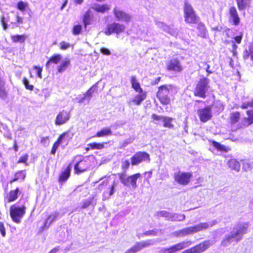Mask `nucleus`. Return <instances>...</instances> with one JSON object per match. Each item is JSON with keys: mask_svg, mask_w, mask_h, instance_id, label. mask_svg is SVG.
Masks as SVG:
<instances>
[{"mask_svg": "<svg viewBox=\"0 0 253 253\" xmlns=\"http://www.w3.org/2000/svg\"><path fill=\"white\" fill-rule=\"evenodd\" d=\"M73 162L74 163L75 173L78 175L88 171L91 166V162L88 156H76L74 157Z\"/></svg>", "mask_w": 253, "mask_h": 253, "instance_id": "obj_1", "label": "nucleus"}, {"mask_svg": "<svg viewBox=\"0 0 253 253\" xmlns=\"http://www.w3.org/2000/svg\"><path fill=\"white\" fill-rule=\"evenodd\" d=\"M130 82L131 87L136 92H138L139 94L135 95L134 97L130 101L129 103L132 102L135 105H139L141 102L146 98L147 92L143 91L136 76H131Z\"/></svg>", "mask_w": 253, "mask_h": 253, "instance_id": "obj_2", "label": "nucleus"}, {"mask_svg": "<svg viewBox=\"0 0 253 253\" xmlns=\"http://www.w3.org/2000/svg\"><path fill=\"white\" fill-rule=\"evenodd\" d=\"M116 183L113 182L111 185L108 179L103 181L94 189L95 195L102 193L104 199H109L114 193Z\"/></svg>", "mask_w": 253, "mask_h": 253, "instance_id": "obj_3", "label": "nucleus"}, {"mask_svg": "<svg viewBox=\"0 0 253 253\" xmlns=\"http://www.w3.org/2000/svg\"><path fill=\"white\" fill-rule=\"evenodd\" d=\"M173 88V85L172 84H163L158 87L156 96L160 103L163 106L170 104L171 99L169 94Z\"/></svg>", "mask_w": 253, "mask_h": 253, "instance_id": "obj_4", "label": "nucleus"}, {"mask_svg": "<svg viewBox=\"0 0 253 253\" xmlns=\"http://www.w3.org/2000/svg\"><path fill=\"white\" fill-rule=\"evenodd\" d=\"M210 80L208 78L203 77L197 82L193 91L195 96L202 98L207 97V92L210 87Z\"/></svg>", "mask_w": 253, "mask_h": 253, "instance_id": "obj_5", "label": "nucleus"}, {"mask_svg": "<svg viewBox=\"0 0 253 253\" xmlns=\"http://www.w3.org/2000/svg\"><path fill=\"white\" fill-rule=\"evenodd\" d=\"M183 13L184 20L187 24H196L200 20L193 7L186 1L184 2Z\"/></svg>", "mask_w": 253, "mask_h": 253, "instance_id": "obj_6", "label": "nucleus"}, {"mask_svg": "<svg viewBox=\"0 0 253 253\" xmlns=\"http://www.w3.org/2000/svg\"><path fill=\"white\" fill-rule=\"evenodd\" d=\"M26 207L24 205L17 206L13 204L10 207L9 214L12 220L17 223H20L22 218L26 213Z\"/></svg>", "mask_w": 253, "mask_h": 253, "instance_id": "obj_7", "label": "nucleus"}, {"mask_svg": "<svg viewBox=\"0 0 253 253\" xmlns=\"http://www.w3.org/2000/svg\"><path fill=\"white\" fill-rule=\"evenodd\" d=\"M141 174L138 172L126 177L125 173H121L119 174L121 182L127 187L131 186L133 189L137 187V180L140 178Z\"/></svg>", "mask_w": 253, "mask_h": 253, "instance_id": "obj_8", "label": "nucleus"}, {"mask_svg": "<svg viewBox=\"0 0 253 253\" xmlns=\"http://www.w3.org/2000/svg\"><path fill=\"white\" fill-rule=\"evenodd\" d=\"M125 30L126 27L124 25L114 22L106 26L104 33L107 36H110L114 34L119 35L124 32Z\"/></svg>", "mask_w": 253, "mask_h": 253, "instance_id": "obj_9", "label": "nucleus"}, {"mask_svg": "<svg viewBox=\"0 0 253 253\" xmlns=\"http://www.w3.org/2000/svg\"><path fill=\"white\" fill-rule=\"evenodd\" d=\"M150 160L149 154L145 151L137 152L130 158L132 166H136L144 162H150Z\"/></svg>", "mask_w": 253, "mask_h": 253, "instance_id": "obj_10", "label": "nucleus"}, {"mask_svg": "<svg viewBox=\"0 0 253 253\" xmlns=\"http://www.w3.org/2000/svg\"><path fill=\"white\" fill-rule=\"evenodd\" d=\"M197 115L201 122L205 123L212 118V113L211 106H206L197 110Z\"/></svg>", "mask_w": 253, "mask_h": 253, "instance_id": "obj_11", "label": "nucleus"}, {"mask_svg": "<svg viewBox=\"0 0 253 253\" xmlns=\"http://www.w3.org/2000/svg\"><path fill=\"white\" fill-rule=\"evenodd\" d=\"M192 177V173L190 172L179 171L174 175V180L179 184L186 185L189 184Z\"/></svg>", "mask_w": 253, "mask_h": 253, "instance_id": "obj_12", "label": "nucleus"}, {"mask_svg": "<svg viewBox=\"0 0 253 253\" xmlns=\"http://www.w3.org/2000/svg\"><path fill=\"white\" fill-rule=\"evenodd\" d=\"M166 68L168 71L174 73H181L183 70L180 60L177 58L170 59L167 63Z\"/></svg>", "mask_w": 253, "mask_h": 253, "instance_id": "obj_13", "label": "nucleus"}, {"mask_svg": "<svg viewBox=\"0 0 253 253\" xmlns=\"http://www.w3.org/2000/svg\"><path fill=\"white\" fill-rule=\"evenodd\" d=\"M153 243L151 240L143 241L142 242H137L127 249L125 253H136L143 249L145 248L153 245Z\"/></svg>", "mask_w": 253, "mask_h": 253, "instance_id": "obj_14", "label": "nucleus"}, {"mask_svg": "<svg viewBox=\"0 0 253 253\" xmlns=\"http://www.w3.org/2000/svg\"><path fill=\"white\" fill-rule=\"evenodd\" d=\"M70 112L68 110H62L57 115L54 123L56 126H61L66 123L70 118Z\"/></svg>", "mask_w": 253, "mask_h": 253, "instance_id": "obj_15", "label": "nucleus"}, {"mask_svg": "<svg viewBox=\"0 0 253 253\" xmlns=\"http://www.w3.org/2000/svg\"><path fill=\"white\" fill-rule=\"evenodd\" d=\"M245 233L243 229H238L235 232L232 233L230 235L226 236L221 242V245L223 246L229 245L234 239H236L238 241L241 239L239 236L243 235Z\"/></svg>", "mask_w": 253, "mask_h": 253, "instance_id": "obj_16", "label": "nucleus"}, {"mask_svg": "<svg viewBox=\"0 0 253 253\" xmlns=\"http://www.w3.org/2000/svg\"><path fill=\"white\" fill-rule=\"evenodd\" d=\"M229 22L231 23L234 26H238L240 23V18L237 11L236 7L234 6H231L228 9Z\"/></svg>", "mask_w": 253, "mask_h": 253, "instance_id": "obj_17", "label": "nucleus"}, {"mask_svg": "<svg viewBox=\"0 0 253 253\" xmlns=\"http://www.w3.org/2000/svg\"><path fill=\"white\" fill-rule=\"evenodd\" d=\"M247 117H244L239 125V128H246L253 124V110L246 111Z\"/></svg>", "mask_w": 253, "mask_h": 253, "instance_id": "obj_18", "label": "nucleus"}, {"mask_svg": "<svg viewBox=\"0 0 253 253\" xmlns=\"http://www.w3.org/2000/svg\"><path fill=\"white\" fill-rule=\"evenodd\" d=\"M113 13L115 17L118 20H122L126 22H129L131 20V17L129 14L118 9L117 7L114 8Z\"/></svg>", "mask_w": 253, "mask_h": 253, "instance_id": "obj_19", "label": "nucleus"}, {"mask_svg": "<svg viewBox=\"0 0 253 253\" xmlns=\"http://www.w3.org/2000/svg\"><path fill=\"white\" fill-rule=\"evenodd\" d=\"M19 192L20 191L18 187L10 190L4 197V202L9 203L15 201L17 199Z\"/></svg>", "mask_w": 253, "mask_h": 253, "instance_id": "obj_20", "label": "nucleus"}, {"mask_svg": "<svg viewBox=\"0 0 253 253\" xmlns=\"http://www.w3.org/2000/svg\"><path fill=\"white\" fill-rule=\"evenodd\" d=\"M211 244L209 240H206L193 247L194 253H202L207 250Z\"/></svg>", "mask_w": 253, "mask_h": 253, "instance_id": "obj_21", "label": "nucleus"}, {"mask_svg": "<svg viewBox=\"0 0 253 253\" xmlns=\"http://www.w3.org/2000/svg\"><path fill=\"white\" fill-rule=\"evenodd\" d=\"M71 171V164H69L66 169L61 171L59 175L58 181L59 183L66 182L70 177Z\"/></svg>", "mask_w": 253, "mask_h": 253, "instance_id": "obj_22", "label": "nucleus"}, {"mask_svg": "<svg viewBox=\"0 0 253 253\" xmlns=\"http://www.w3.org/2000/svg\"><path fill=\"white\" fill-rule=\"evenodd\" d=\"M241 119V113L239 111H234L230 113L229 117V123L233 126L239 123Z\"/></svg>", "mask_w": 253, "mask_h": 253, "instance_id": "obj_23", "label": "nucleus"}, {"mask_svg": "<svg viewBox=\"0 0 253 253\" xmlns=\"http://www.w3.org/2000/svg\"><path fill=\"white\" fill-rule=\"evenodd\" d=\"M58 214V213L51 214L49 215L46 218L45 221L44 223V225L42 226L40 231L41 232L43 231L44 229H47L49 225L56 219L57 218Z\"/></svg>", "mask_w": 253, "mask_h": 253, "instance_id": "obj_24", "label": "nucleus"}, {"mask_svg": "<svg viewBox=\"0 0 253 253\" xmlns=\"http://www.w3.org/2000/svg\"><path fill=\"white\" fill-rule=\"evenodd\" d=\"M211 226V225L209 224L208 222H202L194 226H191L193 233L202 231L206 230Z\"/></svg>", "mask_w": 253, "mask_h": 253, "instance_id": "obj_25", "label": "nucleus"}, {"mask_svg": "<svg viewBox=\"0 0 253 253\" xmlns=\"http://www.w3.org/2000/svg\"><path fill=\"white\" fill-rule=\"evenodd\" d=\"M62 58V56L59 54H54L51 56L47 60L45 64L46 69H48L51 64H57L60 62Z\"/></svg>", "mask_w": 253, "mask_h": 253, "instance_id": "obj_26", "label": "nucleus"}, {"mask_svg": "<svg viewBox=\"0 0 253 253\" xmlns=\"http://www.w3.org/2000/svg\"><path fill=\"white\" fill-rule=\"evenodd\" d=\"M211 143L212 146L218 151L222 152H227L231 150V148L221 144L219 142L212 140Z\"/></svg>", "mask_w": 253, "mask_h": 253, "instance_id": "obj_27", "label": "nucleus"}, {"mask_svg": "<svg viewBox=\"0 0 253 253\" xmlns=\"http://www.w3.org/2000/svg\"><path fill=\"white\" fill-rule=\"evenodd\" d=\"M71 61L70 59L66 58L63 60L60 64L57 67V71L59 73L65 72L67 68L70 66Z\"/></svg>", "mask_w": 253, "mask_h": 253, "instance_id": "obj_28", "label": "nucleus"}, {"mask_svg": "<svg viewBox=\"0 0 253 253\" xmlns=\"http://www.w3.org/2000/svg\"><path fill=\"white\" fill-rule=\"evenodd\" d=\"M177 237H183L187 235L193 234L191 226L186 227L177 231L174 233Z\"/></svg>", "mask_w": 253, "mask_h": 253, "instance_id": "obj_29", "label": "nucleus"}, {"mask_svg": "<svg viewBox=\"0 0 253 253\" xmlns=\"http://www.w3.org/2000/svg\"><path fill=\"white\" fill-rule=\"evenodd\" d=\"M239 10H242L250 6L251 0H236Z\"/></svg>", "mask_w": 253, "mask_h": 253, "instance_id": "obj_30", "label": "nucleus"}, {"mask_svg": "<svg viewBox=\"0 0 253 253\" xmlns=\"http://www.w3.org/2000/svg\"><path fill=\"white\" fill-rule=\"evenodd\" d=\"M94 10L97 12L104 13L110 9V5L107 3L102 4H96L94 7H92Z\"/></svg>", "mask_w": 253, "mask_h": 253, "instance_id": "obj_31", "label": "nucleus"}, {"mask_svg": "<svg viewBox=\"0 0 253 253\" xmlns=\"http://www.w3.org/2000/svg\"><path fill=\"white\" fill-rule=\"evenodd\" d=\"M250 57L253 61V44L250 45L248 50L245 49L243 53V58L244 60H248Z\"/></svg>", "mask_w": 253, "mask_h": 253, "instance_id": "obj_32", "label": "nucleus"}, {"mask_svg": "<svg viewBox=\"0 0 253 253\" xmlns=\"http://www.w3.org/2000/svg\"><path fill=\"white\" fill-rule=\"evenodd\" d=\"M112 132L109 127L103 128L100 131H98L93 136V137H102L106 136L111 135Z\"/></svg>", "mask_w": 253, "mask_h": 253, "instance_id": "obj_33", "label": "nucleus"}, {"mask_svg": "<svg viewBox=\"0 0 253 253\" xmlns=\"http://www.w3.org/2000/svg\"><path fill=\"white\" fill-rule=\"evenodd\" d=\"M186 243L184 242H180L169 247L171 253L179 251L186 247Z\"/></svg>", "mask_w": 253, "mask_h": 253, "instance_id": "obj_34", "label": "nucleus"}, {"mask_svg": "<svg viewBox=\"0 0 253 253\" xmlns=\"http://www.w3.org/2000/svg\"><path fill=\"white\" fill-rule=\"evenodd\" d=\"M173 119L171 117L164 116L163 117V126L169 128H173L174 125L172 124Z\"/></svg>", "mask_w": 253, "mask_h": 253, "instance_id": "obj_35", "label": "nucleus"}, {"mask_svg": "<svg viewBox=\"0 0 253 253\" xmlns=\"http://www.w3.org/2000/svg\"><path fill=\"white\" fill-rule=\"evenodd\" d=\"M27 39L25 35H16L11 36V39L13 42H24Z\"/></svg>", "mask_w": 253, "mask_h": 253, "instance_id": "obj_36", "label": "nucleus"}, {"mask_svg": "<svg viewBox=\"0 0 253 253\" xmlns=\"http://www.w3.org/2000/svg\"><path fill=\"white\" fill-rule=\"evenodd\" d=\"M73 135V134H71L70 130L66 131L59 135L56 141L61 144L66 137L71 138Z\"/></svg>", "mask_w": 253, "mask_h": 253, "instance_id": "obj_37", "label": "nucleus"}, {"mask_svg": "<svg viewBox=\"0 0 253 253\" xmlns=\"http://www.w3.org/2000/svg\"><path fill=\"white\" fill-rule=\"evenodd\" d=\"M107 142H93L92 143H90V147L91 148V150H101L105 148V144H107Z\"/></svg>", "mask_w": 253, "mask_h": 253, "instance_id": "obj_38", "label": "nucleus"}, {"mask_svg": "<svg viewBox=\"0 0 253 253\" xmlns=\"http://www.w3.org/2000/svg\"><path fill=\"white\" fill-rule=\"evenodd\" d=\"M197 29L199 32L200 35L205 37L207 32V29L205 24L201 22H197Z\"/></svg>", "mask_w": 253, "mask_h": 253, "instance_id": "obj_39", "label": "nucleus"}, {"mask_svg": "<svg viewBox=\"0 0 253 253\" xmlns=\"http://www.w3.org/2000/svg\"><path fill=\"white\" fill-rule=\"evenodd\" d=\"M91 17L89 10L86 11L83 16V23L84 28L91 23Z\"/></svg>", "mask_w": 253, "mask_h": 253, "instance_id": "obj_40", "label": "nucleus"}, {"mask_svg": "<svg viewBox=\"0 0 253 253\" xmlns=\"http://www.w3.org/2000/svg\"><path fill=\"white\" fill-rule=\"evenodd\" d=\"M228 165L231 169L237 171H239L240 168L239 163L234 159L230 160L228 162Z\"/></svg>", "mask_w": 253, "mask_h": 253, "instance_id": "obj_41", "label": "nucleus"}, {"mask_svg": "<svg viewBox=\"0 0 253 253\" xmlns=\"http://www.w3.org/2000/svg\"><path fill=\"white\" fill-rule=\"evenodd\" d=\"M25 177V174L24 172L22 170H20L15 174L14 177L10 180L9 182L11 184L13 182L17 181L19 179H24Z\"/></svg>", "mask_w": 253, "mask_h": 253, "instance_id": "obj_42", "label": "nucleus"}, {"mask_svg": "<svg viewBox=\"0 0 253 253\" xmlns=\"http://www.w3.org/2000/svg\"><path fill=\"white\" fill-rule=\"evenodd\" d=\"M95 85H92L91 87H90L84 94V97L82 98V100H84L86 98L90 100V98L92 96V93L95 91L94 88Z\"/></svg>", "mask_w": 253, "mask_h": 253, "instance_id": "obj_43", "label": "nucleus"}, {"mask_svg": "<svg viewBox=\"0 0 253 253\" xmlns=\"http://www.w3.org/2000/svg\"><path fill=\"white\" fill-rule=\"evenodd\" d=\"M16 7L21 11H24L28 7V3L20 0L17 3Z\"/></svg>", "mask_w": 253, "mask_h": 253, "instance_id": "obj_44", "label": "nucleus"}, {"mask_svg": "<svg viewBox=\"0 0 253 253\" xmlns=\"http://www.w3.org/2000/svg\"><path fill=\"white\" fill-rule=\"evenodd\" d=\"M82 26L81 24L74 25L72 28V34L74 35H79L82 33Z\"/></svg>", "mask_w": 253, "mask_h": 253, "instance_id": "obj_45", "label": "nucleus"}, {"mask_svg": "<svg viewBox=\"0 0 253 253\" xmlns=\"http://www.w3.org/2000/svg\"><path fill=\"white\" fill-rule=\"evenodd\" d=\"M240 108L242 109H247L248 108H253V99L251 100L243 102L241 104Z\"/></svg>", "mask_w": 253, "mask_h": 253, "instance_id": "obj_46", "label": "nucleus"}, {"mask_svg": "<svg viewBox=\"0 0 253 253\" xmlns=\"http://www.w3.org/2000/svg\"><path fill=\"white\" fill-rule=\"evenodd\" d=\"M29 158V156L27 154H25L23 156H21L17 161L18 164L23 163L26 166H28L29 164L27 163V161Z\"/></svg>", "mask_w": 253, "mask_h": 253, "instance_id": "obj_47", "label": "nucleus"}, {"mask_svg": "<svg viewBox=\"0 0 253 253\" xmlns=\"http://www.w3.org/2000/svg\"><path fill=\"white\" fill-rule=\"evenodd\" d=\"M129 166L130 163L128 160H125L122 162L121 169L124 172V173H125L126 170L129 169Z\"/></svg>", "mask_w": 253, "mask_h": 253, "instance_id": "obj_48", "label": "nucleus"}, {"mask_svg": "<svg viewBox=\"0 0 253 253\" xmlns=\"http://www.w3.org/2000/svg\"><path fill=\"white\" fill-rule=\"evenodd\" d=\"M23 84H24L25 88L30 91H32L34 89V85L29 84V82L27 79L25 77L22 79Z\"/></svg>", "mask_w": 253, "mask_h": 253, "instance_id": "obj_49", "label": "nucleus"}, {"mask_svg": "<svg viewBox=\"0 0 253 253\" xmlns=\"http://www.w3.org/2000/svg\"><path fill=\"white\" fill-rule=\"evenodd\" d=\"M158 230L157 229H153L148 230L143 233L144 236H156L157 235Z\"/></svg>", "mask_w": 253, "mask_h": 253, "instance_id": "obj_50", "label": "nucleus"}, {"mask_svg": "<svg viewBox=\"0 0 253 253\" xmlns=\"http://www.w3.org/2000/svg\"><path fill=\"white\" fill-rule=\"evenodd\" d=\"M60 143H59L58 142H57V141H55L53 145H52V148L51 149V151H50V154L51 155H55V153H56V150H57V149L58 148L59 145H60Z\"/></svg>", "mask_w": 253, "mask_h": 253, "instance_id": "obj_51", "label": "nucleus"}, {"mask_svg": "<svg viewBox=\"0 0 253 253\" xmlns=\"http://www.w3.org/2000/svg\"><path fill=\"white\" fill-rule=\"evenodd\" d=\"M70 44L69 43H67L64 41H62L60 43V48L61 50H66L69 48Z\"/></svg>", "mask_w": 253, "mask_h": 253, "instance_id": "obj_52", "label": "nucleus"}, {"mask_svg": "<svg viewBox=\"0 0 253 253\" xmlns=\"http://www.w3.org/2000/svg\"><path fill=\"white\" fill-rule=\"evenodd\" d=\"M33 69L36 70L37 71V75L38 77L40 78H42V68L41 67L37 66H34L33 67Z\"/></svg>", "mask_w": 253, "mask_h": 253, "instance_id": "obj_53", "label": "nucleus"}, {"mask_svg": "<svg viewBox=\"0 0 253 253\" xmlns=\"http://www.w3.org/2000/svg\"><path fill=\"white\" fill-rule=\"evenodd\" d=\"M243 36V34L242 33H240L239 35L235 37L234 39L235 42L238 44H240L242 42Z\"/></svg>", "mask_w": 253, "mask_h": 253, "instance_id": "obj_54", "label": "nucleus"}, {"mask_svg": "<svg viewBox=\"0 0 253 253\" xmlns=\"http://www.w3.org/2000/svg\"><path fill=\"white\" fill-rule=\"evenodd\" d=\"M204 66H206V71L207 72V75L209 76L210 74L212 73V72L210 70V66L207 62H203Z\"/></svg>", "mask_w": 253, "mask_h": 253, "instance_id": "obj_55", "label": "nucleus"}, {"mask_svg": "<svg viewBox=\"0 0 253 253\" xmlns=\"http://www.w3.org/2000/svg\"><path fill=\"white\" fill-rule=\"evenodd\" d=\"M0 232L2 237H5L6 235L5 229L3 222L0 221Z\"/></svg>", "mask_w": 253, "mask_h": 253, "instance_id": "obj_56", "label": "nucleus"}, {"mask_svg": "<svg viewBox=\"0 0 253 253\" xmlns=\"http://www.w3.org/2000/svg\"><path fill=\"white\" fill-rule=\"evenodd\" d=\"M100 51L104 55H109L111 54L110 51L106 48H101L100 49Z\"/></svg>", "mask_w": 253, "mask_h": 253, "instance_id": "obj_57", "label": "nucleus"}, {"mask_svg": "<svg viewBox=\"0 0 253 253\" xmlns=\"http://www.w3.org/2000/svg\"><path fill=\"white\" fill-rule=\"evenodd\" d=\"M163 116H159L156 114H153L151 115V118L154 121H160L161 120H163Z\"/></svg>", "mask_w": 253, "mask_h": 253, "instance_id": "obj_58", "label": "nucleus"}, {"mask_svg": "<svg viewBox=\"0 0 253 253\" xmlns=\"http://www.w3.org/2000/svg\"><path fill=\"white\" fill-rule=\"evenodd\" d=\"M1 23L4 30H6L7 28V25L6 23L5 17L3 16L1 17Z\"/></svg>", "mask_w": 253, "mask_h": 253, "instance_id": "obj_59", "label": "nucleus"}, {"mask_svg": "<svg viewBox=\"0 0 253 253\" xmlns=\"http://www.w3.org/2000/svg\"><path fill=\"white\" fill-rule=\"evenodd\" d=\"M161 79L162 78L161 77H157L156 79H155V80H154L153 81H152L151 82V84L153 85H155L158 84L160 83V82L161 81Z\"/></svg>", "mask_w": 253, "mask_h": 253, "instance_id": "obj_60", "label": "nucleus"}, {"mask_svg": "<svg viewBox=\"0 0 253 253\" xmlns=\"http://www.w3.org/2000/svg\"><path fill=\"white\" fill-rule=\"evenodd\" d=\"M90 204V202L89 201H86L84 202L82 206V208L85 209L87 208Z\"/></svg>", "mask_w": 253, "mask_h": 253, "instance_id": "obj_61", "label": "nucleus"}, {"mask_svg": "<svg viewBox=\"0 0 253 253\" xmlns=\"http://www.w3.org/2000/svg\"><path fill=\"white\" fill-rule=\"evenodd\" d=\"M60 247H56L54 248H53L52 250L50 251V252L48 253H56L59 251H60Z\"/></svg>", "mask_w": 253, "mask_h": 253, "instance_id": "obj_62", "label": "nucleus"}, {"mask_svg": "<svg viewBox=\"0 0 253 253\" xmlns=\"http://www.w3.org/2000/svg\"><path fill=\"white\" fill-rule=\"evenodd\" d=\"M16 22L18 24H22L23 22V18L19 15H16Z\"/></svg>", "mask_w": 253, "mask_h": 253, "instance_id": "obj_63", "label": "nucleus"}, {"mask_svg": "<svg viewBox=\"0 0 253 253\" xmlns=\"http://www.w3.org/2000/svg\"><path fill=\"white\" fill-rule=\"evenodd\" d=\"M193 248H189L188 249H187L185 251H184L182 253H194V251L193 250Z\"/></svg>", "mask_w": 253, "mask_h": 253, "instance_id": "obj_64", "label": "nucleus"}]
</instances>
